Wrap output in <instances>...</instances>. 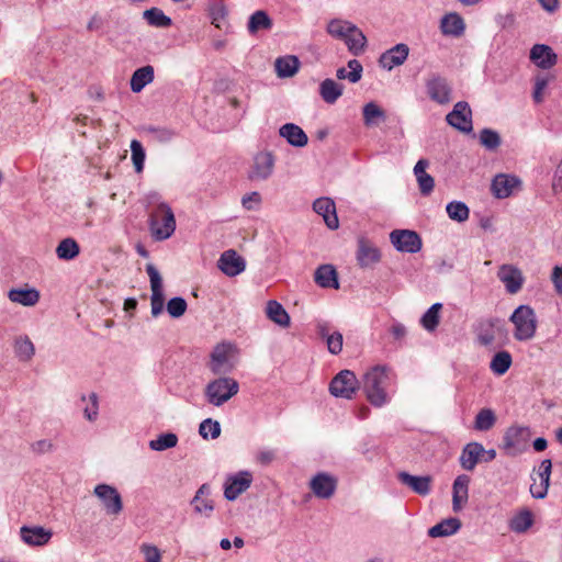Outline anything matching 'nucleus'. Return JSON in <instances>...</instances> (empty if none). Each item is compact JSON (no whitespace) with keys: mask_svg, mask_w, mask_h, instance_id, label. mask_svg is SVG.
Segmentation results:
<instances>
[{"mask_svg":"<svg viewBox=\"0 0 562 562\" xmlns=\"http://www.w3.org/2000/svg\"><path fill=\"white\" fill-rule=\"evenodd\" d=\"M149 229L156 240L168 239L176 231L173 211L166 202H158L149 212Z\"/></svg>","mask_w":562,"mask_h":562,"instance_id":"nucleus-1","label":"nucleus"},{"mask_svg":"<svg viewBox=\"0 0 562 562\" xmlns=\"http://www.w3.org/2000/svg\"><path fill=\"white\" fill-rule=\"evenodd\" d=\"M514 325L513 336L517 341H529L535 338L538 319L535 310L530 305H519L509 316Z\"/></svg>","mask_w":562,"mask_h":562,"instance_id":"nucleus-2","label":"nucleus"},{"mask_svg":"<svg viewBox=\"0 0 562 562\" xmlns=\"http://www.w3.org/2000/svg\"><path fill=\"white\" fill-rule=\"evenodd\" d=\"M507 328L503 321L490 318L480 322L476 328V339L481 346H501L507 340Z\"/></svg>","mask_w":562,"mask_h":562,"instance_id":"nucleus-3","label":"nucleus"},{"mask_svg":"<svg viewBox=\"0 0 562 562\" xmlns=\"http://www.w3.org/2000/svg\"><path fill=\"white\" fill-rule=\"evenodd\" d=\"M238 362V350L231 342L216 345L211 353V369L215 373H226Z\"/></svg>","mask_w":562,"mask_h":562,"instance_id":"nucleus-4","label":"nucleus"},{"mask_svg":"<svg viewBox=\"0 0 562 562\" xmlns=\"http://www.w3.org/2000/svg\"><path fill=\"white\" fill-rule=\"evenodd\" d=\"M531 431L528 427H509L503 437L502 449L506 454L516 457L528 449Z\"/></svg>","mask_w":562,"mask_h":562,"instance_id":"nucleus-5","label":"nucleus"},{"mask_svg":"<svg viewBox=\"0 0 562 562\" xmlns=\"http://www.w3.org/2000/svg\"><path fill=\"white\" fill-rule=\"evenodd\" d=\"M146 272L149 277L150 282V307L153 317H158L165 306V295H164V285L162 278L158 271V269L153 263L146 265Z\"/></svg>","mask_w":562,"mask_h":562,"instance_id":"nucleus-6","label":"nucleus"},{"mask_svg":"<svg viewBox=\"0 0 562 562\" xmlns=\"http://www.w3.org/2000/svg\"><path fill=\"white\" fill-rule=\"evenodd\" d=\"M276 157L271 151H260L255 155L254 162L248 172V179L251 181H266L273 171Z\"/></svg>","mask_w":562,"mask_h":562,"instance_id":"nucleus-7","label":"nucleus"},{"mask_svg":"<svg viewBox=\"0 0 562 562\" xmlns=\"http://www.w3.org/2000/svg\"><path fill=\"white\" fill-rule=\"evenodd\" d=\"M390 240L401 252L416 254L423 246L419 235L409 229H394L390 234Z\"/></svg>","mask_w":562,"mask_h":562,"instance_id":"nucleus-8","label":"nucleus"},{"mask_svg":"<svg viewBox=\"0 0 562 562\" xmlns=\"http://www.w3.org/2000/svg\"><path fill=\"white\" fill-rule=\"evenodd\" d=\"M338 480L327 472H318L312 476L308 486L312 493L321 499L331 498L337 490Z\"/></svg>","mask_w":562,"mask_h":562,"instance_id":"nucleus-9","label":"nucleus"},{"mask_svg":"<svg viewBox=\"0 0 562 562\" xmlns=\"http://www.w3.org/2000/svg\"><path fill=\"white\" fill-rule=\"evenodd\" d=\"M93 494L101 501L106 514L119 515L123 509V502L119 491L109 484H98Z\"/></svg>","mask_w":562,"mask_h":562,"instance_id":"nucleus-10","label":"nucleus"},{"mask_svg":"<svg viewBox=\"0 0 562 562\" xmlns=\"http://www.w3.org/2000/svg\"><path fill=\"white\" fill-rule=\"evenodd\" d=\"M497 278L509 294L518 293L525 282L521 270L509 263H504L498 268Z\"/></svg>","mask_w":562,"mask_h":562,"instance_id":"nucleus-11","label":"nucleus"},{"mask_svg":"<svg viewBox=\"0 0 562 562\" xmlns=\"http://www.w3.org/2000/svg\"><path fill=\"white\" fill-rule=\"evenodd\" d=\"M409 47L407 44L398 43L386 49L379 57V66L387 71L402 66L408 58Z\"/></svg>","mask_w":562,"mask_h":562,"instance_id":"nucleus-12","label":"nucleus"},{"mask_svg":"<svg viewBox=\"0 0 562 562\" xmlns=\"http://www.w3.org/2000/svg\"><path fill=\"white\" fill-rule=\"evenodd\" d=\"M472 112L469 104L464 101L457 102L453 110L447 115L446 120L452 127L463 133L472 131Z\"/></svg>","mask_w":562,"mask_h":562,"instance_id":"nucleus-13","label":"nucleus"},{"mask_svg":"<svg viewBox=\"0 0 562 562\" xmlns=\"http://www.w3.org/2000/svg\"><path fill=\"white\" fill-rule=\"evenodd\" d=\"M521 181L518 177L507 173L496 175L491 183V191L497 199H506L513 194L515 189L519 188Z\"/></svg>","mask_w":562,"mask_h":562,"instance_id":"nucleus-14","label":"nucleus"},{"mask_svg":"<svg viewBox=\"0 0 562 562\" xmlns=\"http://www.w3.org/2000/svg\"><path fill=\"white\" fill-rule=\"evenodd\" d=\"M426 88L427 93L429 98L439 103V104H446L450 102L451 100V87L449 86L448 81L439 76V75H432L427 81H426Z\"/></svg>","mask_w":562,"mask_h":562,"instance_id":"nucleus-15","label":"nucleus"},{"mask_svg":"<svg viewBox=\"0 0 562 562\" xmlns=\"http://www.w3.org/2000/svg\"><path fill=\"white\" fill-rule=\"evenodd\" d=\"M252 482V475L248 471H240L227 479L225 483L224 495L228 501L236 499L240 494L247 491Z\"/></svg>","mask_w":562,"mask_h":562,"instance_id":"nucleus-16","label":"nucleus"},{"mask_svg":"<svg viewBox=\"0 0 562 562\" xmlns=\"http://www.w3.org/2000/svg\"><path fill=\"white\" fill-rule=\"evenodd\" d=\"M20 537L29 547H43L50 541L53 531L42 526H22Z\"/></svg>","mask_w":562,"mask_h":562,"instance_id":"nucleus-17","label":"nucleus"},{"mask_svg":"<svg viewBox=\"0 0 562 562\" xmlns=\"http://www.w3.org/2000/svg\"><path fill=\"white\" fill-rule=\"evenodd\" d=\"M364 386H381L395 383V374L391 368L376 364L370 368L362 378Z\"/></svg>","mask_w":562,"mask_h":562,"instance_id":"nucleus-18","label":"nucleus"},{"mask_svg":"<svg viewBox=\"0 0 562 562\" xmlns=\"http://www.w3.org/2000/svg\"><path fill=\"white\" fill-rule=\"evenodd\" d=\"M217 267L227 277H235L245 270L246 262L235 250L229 249L221 255Z\"/></svg>","mask_w":562,"mask_h":562,"instance_id":"nucleus-19","label":"nucleus"},{"mask_svg":"<svg viewBox=\"0 0 562 562\" xmlns=\"http://www.w3.org/2000/svg\"><path fill=\"white\" fill-rule=\"evenodd\" d=\"M551 470H552L551 460L550 459L542 460L540 463V467H539V471H538L539 482H537V480L533 479V483L530 485V493L533 498L542 499L547 496L549 485H550Z\"/></svg>","mask_w":562,"mask_h":562,"instance_id":"nucleus-20","label":"nucleus"},{"mask_svg":"<svg viewBox=\"0 0 562 562\" xmlns=\"http://www.w3.org/2000/svg\"><path fill=\"white\" fill-rule=\"evenodd\" d=\"M313 210L324 218L328 228H338L339 222L336 214V206L330 198L316 199L313 203Z\"/></svg>","mask_w":562,"mask_h":562,"instance_id":"nucleus-21","label":"nucleus"},{"mask_svg":"<svg viewBox=\"0 0 562 562\" xmlns=\"http://www.w3.org/2000/svg\"><path fill=\"white\" fill-rule=\"evenodd\" d=\"M397 479L402 484L408 486L418 495L426 496L431 491L432 479L429 475L417 476L407 472H400Z\"/></svg>","mask_w":562,"mask_h":562,"instance_id":"nucleus-22","label":"nucleus"},{"mask_svg":"<svg viewBox=\"0 0 562 562\" xmlns=\"http://www.w3.org/2000/svg\"><path fill=\"white\" fill-rule=\"evenodd\" d=\"M530 59L541 69H549L558 61L553 49L544 44H536L530 50Z\"/></svg>","mask_w":562,"mask_h":562,"instance_id":"nucleus-23","label":"nucleus"},{"mask_svg":"<svg viewBox=\"0 0 562 562\" xmlns=\"http://www.w3.org/2000/svg\"><path fill=\"white\" fill-rule=\"evenodd\" d=\"M440 31L443 35L447 36H462L465 31V23L463 18L457 12L445 14L440 20Z\"/></svg>","mask_w":562,"mask_h":562,"instance_id":"nucleus-24","label":"nucleus"},{"mask_svg":"<svg viewBox=\"0 0 562 562\" xmlns=\"http://www.w3.org/2000/svg\"><path fill=\"white\" fill-rule=\"evenodd\" d=\"M483 445L476 441L469 442L462 449L460 465L467 471H473L477 463L482 462Z\"/></svg>","mask_w":562,"mask_h":562,"instance_id":"nucleus-25","label":"nucleus"},{"mask_svg":"<svg viewBox=\"0 0 562 562\" xmlns=\"http://www.w3.org/2000/svg\"><path fill=\"white\" fill-rule=\"evenodd\" d=\"M211 494V487L207 484H202L196 491L194 497L191 501L194 513L210 517L214 510V503L209 497Z\"/></svg>","mask_w":562,"mask_h":562,"instance_id":"nucleus-26","label":"nucleus"},{"mask_svg":"<svg viewBox=\"0 0 562 562\" xmlns=\"http://www.w3.org/2000/svg\"><path fill=\"white\" fill-rule=\"evenodd\" d=\"M470 477L465 474L456 477L452 485V508L460 512L469 497Z\"/></svg>","mask_w":562,"mask_h":562,"instance_id":"nucleus-27","label":"nucleus"},{"mask_svg":"<svg viewBox=\"0 0 562 562\" xmlns=\"http://www.w3.org/2000/svg\"><path fill=\"white\" fill-rule=\"evenodd\" d=\"M379 249L366 239L358 241L357 260L361 268H368L380 261Z\"/></svg>","mask_w":562,"mask_h":562,"instance_id":"nucleus-28","label":"nucleus"},{"mask_svg":"<svg viewBox=\"0 0 562 562\" xmlns=\"http://www.w3.org/2000/svg\"><path fill=\"white\" fill-rule=\"evenodd\" d=\"M429 162L426 159H419L414 167V175L416 177L418 189L422 195H429L435 188V179L426 172Z\"/></svg>","mask_w":562,"mask_h":562,"instance_id":"nucleus-29","label":"nucleus"},{"mask_svg":"<svg viewBox=\"0 0 562 562\" xmlns=\"http://www.w3.org/2000/svg\"><path fill=\"white\" fill-rule=\"evenodd\" d=\"M279 135L283 137L291 146L304 147L308 143L306 133L294 123H285L279 128Z\"/></svg>","mask_w":562,"mask_h":562,"instance_id":"nucleus-30","label":"nucleus"},{"mask_svg":"<svg viewBox=\"0 0 562 562\" xmlns=\"http://www.w3.org/2000/svg\"><path fill=\"white\" fill-rule=\"evenodd\" d=\"M314 281L321 288L338 289L339 282L335 268L331 265H322L314 274Z\"/></svg>","mask_w":562,"mask_h":562,"instance_id":"nucleus-31","label":"nucleus"},{"mask_svg":"<svg viewBox=\"0 0 562 562\" xmlns=\"http://www.w3.org/2000/svg\"><path fill=\"white\" fill-rule=\"evenodd\" d=\"M155 78L154 67L150 65L136 69L131 77V90L134 93L140 92L147 85L151 83Z\"/></svg>","mask_w":562,"mask_h":562,"instance_id":"nucleus-32","label":"nucleus"},{"mask_svg":"<svg viewBox=\"0 0 562 562\" xmlns=\"http://www.w3.org/2000/svg\"><path fill=\"white\" fill-rule=\"evenodd\" d=\"M342 92L344 86L334 79L327 78L319 85V94L328 104H334L341 97Z\"/></svg>","mask_w":562,"mask_h":562,"instance_id":"nucleus-33","label":"nucleus"},{"mask_svg":"<svg viewBox=\"0 0 562 562\" xmlns=\"http://www.w3.org/2000/svg\"><path fill=\"white\" fill-rule=\"evenodd\" d=\"M267 317L277 325L286 328L290 326L291 318L285 308L277 301H269L266 307Z\"/></svg>","mask_w":562,"mask_h":562,"instance_id":"nucleus-34","label":"nucleus"},{"mask_svg":"<svg viewBox=\"0 0 562 562\" xmlns=\"http://www.w3.org/2000/svg\"><path fill=\"white\" fill-rule=\"evenodd\" d=\"M533 525V516L530 509L522 508L509 520V529L516 533L526 532Z\"/></svg>","mask_w":562,"mask_h":562,"instance_id":"nucleus-35","label":"nucleus"},{"mask_svg":"<svg viewBox=\"0 0 562 562\" xmlns=\"http://www.w3.org/2000/svg\"><path fill=\"white\" fill-rule=\"evenodd\" d=\"M299 66L300 61L293 55L279 57L274 63L276 72L279 78L293 77L297 72Z\"/></svg>","mask_w":562,"mask_h":562,"instance_id":"nucleus-36","label":"nucleus"},{"mask_svg":"<svg viewBox=\"0 0 562 562\" xmlns=\"http://www.w3.org/2000/svg\"><path fill=\"white\" fill-rule=\"evenodd\" d=\"M461 528V521L458 518H447L428 530L431 538L448 537L454 535Z\"/></svg>","mask_w":562,"mask_h":562,"instance_id":"nucleus-37","label":"nucleus"},{"mask_svg":"<svg viewBox=\"0 0 562 562\" xmlns=\"http://www.w3.org/2000/svg\"><path fill=\"white\" fill-rule=\"evenodd\" d=\"M8 296L13 303L34 306L40 300V292L35 289H12Z\"/></svg>","mask_w":562,"mask_h":562,"instance_id":"nucleus-38","label":"nucleus"},{"mask_svg":"<svg viewBox=\"0 0 562 562\" xmlns=\"http://www.w3.org/2000/svg\"><path fill=\"white\" fill-rule=\"evenodd\" d=\"M344 42L352 55L359 56L366 48L367 37L357 25H353V30L348 33Z\"/></svg>","mask_w":562,"mask_h":562,"instance_id":"nucleus-39","label":"nucleus"},{"mask_svg":"<svg viewBox=\"0 0 562 562\" xmlns=\"http://www.w3.org/2000/svg\"><path fill=\"white\" fill-rule=\"evenodd\" d=\"M239 389H204V397L207 403L221 406L237 394Z\"/></svg>","mask_w":562,"mask_h":562,"instance_id":"nucleus-40","label":"nucleus"},{"mask_svg":"<svg viewBox=\"0 0 562 562\" xmlns=\"http://www.w3.org/2000/svg\"><path fill=\"white\" fill-rule=\"evenodd\" d=\"M55 251L58 259L69 261L79 255L80 247L74 238L67 237L59 241Z\"/></svg>","mask_w":562,"mask_h":562,"instance_id":"nucleus-41","label":"nucleus"},{"mask_svg":"<svg viewBox=\"0 0 562 562\" xmlns=\"http://www.w3.org/2000/svg\"><path fill=\"white\" fill-rule=\"evenodd\" d=\"M362 115L364 125L369 127L386 120L385 112L374 102H369L363 106Z\"/></svg>","mask_w":562,"mask_h":562,"instance_id":"nucleus-42","label":"nucleus"},{"mask_svg":"<svg viewBox=\"0 0 562 562\" xmlns=\"http://www.w3.org/2000/svg\"><path fill=\"white\" fill-rule=\"evenodd\" d=\"M14 353L20 361H30L34 353L35 347L27 336H19L14 340Z\"/></svg>","mask_w":562,"mask_h":562,"instance_id":"nucleus-43","label":"nucleus"},{"mask_svg":"<svg viewBox=\"0 0 562 562\" xmlns=\"http://www.w3.org/2000/svg\"><path fill=\"white\" fill-rule=\"evenodd\" d=\"M272 27V20L263 10L254 12L247 24V30L250 34H256L260 30H270Z\"/></svg>","mask_w":562,"mask_h":562,"instance_id":"nucleus-44","label":"nucleus"},{"mask_svg":"<svg viewBox=\"0 0 562 562\" xmlns=\"http://www.w3.org/2000/svg\"><path fill=\"white\" fill-rule=\"evenodd\" d=\"M80 407L89 422L95 420L99 414L98 395L94 392L83 394L80 398Z\"/></svg>","mask_w":562,"mask_h":562,"instance_id":"nucleus-45","label":"nucleus"},{"mask_svg":"<svg viewBox=\"0 0 562 562\" xmlns=\"http://www.w3.org/2000/svg\"><path fill=\"white\" fill-rule=\"evenodd\" d=\"M441 308V303H435L422 316L420 324L427 331H434L439 325Z\"/></svg>","mask_w":562,"mask_h":562,"instance_id":"nucleus-46","label":"nucleus"},{"mask_svg":"<svg viewBox=\"0 0 562 562\" xmlns=\"http://www.w3.org/2000/svg\"><path fill=\"white\" fill-rule=\"evenodd\" d=\"M513 358L508 351H498L491 360L490 368L491 370L502 375L504 374L512 366Z\"/></svg>","mask_w":562,"mask_h":562,"instance_id":"nucleus-47","label":"nucleus"},{"mask_svg":"<svg viewBox=\"0 0 562 562\" xmlns=\"http://www.w3.org/2000/svg\"><path fill=\"white\" fill-rule=\"evenodd\" d=\"M353 23L340 19L331 20L327 25V32L336 38L345 41L348 33L353 30Z\"/></svg>","mask_w":562,"mask_h":562,"instance_id":"nucleus-48","label":"nucleus"},{"mask_svg":"<svg viewBox=\"0 0 562 562\" xmlns=\"http://www.w3.org/2000/svg\"><path fill=\"white\" fill-rule=\"evenodd\" d=\"M448 216L458 223L465 222L469 218L470 210L465 203L461 201L449 202L446 206Z\"/></svg>","mask_w":562,"mask_h":562,"instance_id":"nucleus-49","label":"nucleus"},{"mask_svg":"<svg viewBox=\"0 0 562 562\" xmlns=\"http://www.w3.org/2000/svg\"><path fill=\"white\" fill-rule=\"evenodd\" d=\"M178 437L173 432H165L159 435L156 439L149 441L148 446L154 451H164L176 447Z\"/></svg>","mask_w":562,"mask_h":562,"instance_id":"nucleus-50","label":"nucleus"},{"mask_svg":"<svg viewBox=\"0 0 562 562\" xmlns=\"http://www.w3.org/2000/svg\"><path fill=\"white\" fill-rule=\"evenodd\" d=\"M144 18L154 26L168 27L171 25V19L167 16L160 9L151 8L144 11Z\"/></svg>","mask_w":562,"mask_h":562,"instance_id":"nucleus-51","label":"nucleus"},{"mask_svg":"<svg viewBox=\"0 0 562 562\" xmlns=\"http://www.w3.org/2000/svg\"><path fill=\"white\" fill-rule=\"evenodd\" d=\"M209 15L211 18L212 24L215 27L221 29L226 19V15H227V9H226L224 2L223 1L211 2L209 5Z\"/></svg>","mask_w":562,"mask_h":562,"instance_id":"nucleus-52","label":"nucleus"},{"mask_svg":"<svg viewBox=\"0 0 562 562\" xmlns=\"http://www.w3.org/2000/svg\"><path fill=\"white\" fill-rule=\"evenodd\" d=\"M496 422L495 414L490 408L481 409L474 422V428L480 431L490 430Z\"/></svg>","mask_w":562,"mask_h":562,"instance_id":"nucleus-53","label":"nucleus"},{"mask_svg":"<svg viewBox=\"0 0 562 562\" xmlns=\"http://www.w3.org/2000/svg\"><path fill=\"white\" fill-rule=\"evenodd\" d=\"M502 143L499 134L491 128H483L480 132V144L488 150H495Z\"/></svg>","mask_w":562,"mask_h":562,"instance_id":"nucleus-54","label":"nucleus"},{"mask_svg":"<svg viewBox=\"0 0 562 562\" xmlns=\"http://www.w3.org/2000/svg\"><path fill=\"white\" fill-rule=\"evenodd\" d=\"M199 434L203 439H216L221 435V425L211 418L204 419L199 426Z\"/></svg>","mask_w":562,"mask_h":562,"instance_id":"nucleus-55","label":"nucleus"},{"mask_svg":"<svg viewBox=\"0 0 562 562\" xmlns=\"http://www.w3.org/2000/svg\"><path fill=\"white\" fill-rule=\"evenodd\" d=\"M358 379L353 371L345 369L338 372L329 383V386H355Z\"/></svg>","mask_w":562,"mask_h":562,"instance_id":"nucleus-56","label":"nucleus"},{"mask_svg":"<svg viewBox=\"0 0 562 562\" xmlns=\"http://www.w3.org/2000/svg\"><path fill=\"white\" fill-rule=\"evenodd\" d=\"M131 151H132V161L135 167L136 172H142L144 169V162H145V150L143 148V145L137 139H133L131 142Z\"/></svg>","mask_w":562,"mask_h":562,"instance_id":"nucleus-57","label":"nucleus"},{"mask_svg":"<svg viewBox=\"0 0 562 562\" xmlns=\"http://www.w3.org/2000/svg\"><path fill=\"white\" fill-rule=\"evenodd\" d=\"M188 308L187 301L181 296L172 297L168 301L166 310L173 318L181 317Z\"/></svg>","mask_w":562,"mask_h":562,"instance_id":"nucleus-58","label":"nucleus"},{"mask_svg":"<svg viewBox=\"0 0 562 562\" xmlns=\"http://www.w3.org/2000/svg\"><path fill=\"white\" fill-rule=\"evenodd\" d=\"M364 391L369 402L376 407L384 405L389 401L384 389H364Z\"/></svg>","mask_w":562,"mask_h":562,"instance_id":"nucleus-59","label":"nucleus"},{"mask_svg":"<svg viewBox=\"0 0 562 562\" xmlns=\"http://www.w3.org/2000/svg\"><path fill=\"white\" fill-rule=\"evenodd\" d=\"M261 203H262L261 194L257 191L247 193L241 198V205L247 211L259 210Z\"/></svg>","mask_w":562,"mask_h":562,"instance_id":"nucleus-60","label":"nucleus"},{"mask_svg":"<svg viewBox=\"0 0 562 562\" xmlns=\"http://www.w3.org/2000/svg\"><path fill=\"white\" fill-rule=\"evenodd\" d=\"M140 552L143 553L146 562H161V553L154 544L143 543L140 546Z\"/></svg>","mask_w":562,"mask_h":562,"instance_id":"nucleus-61","label":"nucleus"},{"mask_svg":"<svg viewBox=\"0 0 562 562\" xmlns=\"http://www.w3.org/2000/svg\"><path fill=\"white\" fill-rule=\"evenodd\" d=\"M342 335L339 331H334L326 339L328 351L333 355H338L342 350Z\"/></svg>","mask_w":562,"mask_h":562,"instance_id":"nucleus-62","label":"nucleus"},{"mask_svg":"<svg viewBox=\"0 0 562 562\" xmlns=\"http://www.w3.org/2000/svg\"><path fill=\"white\" fill-rule=\"evenodd\" d=\"M147 131L153 135V137L160 142V143H167V142H170L173 136H175V133L173 131L169 130V128H166V127H148Z\"/></svg>","mask_w":562,"mask_h":562,"instance_id":"nucleus-63","label":"nucleus"},{"mask_svg":"<svg viewBox=\"0 0 562 562\" xmlns=\"http://www.w3.org/2000/svg\"><path fill=\"white\" fill-rule=\"evenodd\" d=\"M348 68L350 69L348 80L352 83L358 82L361 79L362 71H363V68H362V65L360 64V61L357 59L349 60Z\"/></svg>","mask_w":562,"mask_h":562,"instance_id":"nucleus-64","label":"nucleus"}]
</instances>
